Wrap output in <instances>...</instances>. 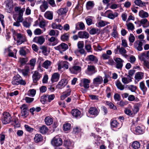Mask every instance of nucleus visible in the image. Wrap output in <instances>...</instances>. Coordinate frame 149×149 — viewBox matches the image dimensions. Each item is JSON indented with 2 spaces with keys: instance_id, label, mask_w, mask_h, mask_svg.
<instances>
[{
  "instance_id": "obj_1",
  "label": "nucleus",
  "mask_w": 149,
  "mask_h": 149,
  "mask_svg": "<svg viewBox=\"0 0 149 149\" xmlns=\"http://www.w3.org/2000/svg\"><path fill=\"white\" fill-rule=\"evenodd\" d=\"M25 10L24 8H21L19 6H16L15 7L14 10L17 13L13 15V16L14 19L15 20H16L15 22L13 23V26L17 27L21 26L20 23L22 22L24 20L23 15Z\"/></svg>"
},
{
  "instance_id": "obj_2",
  "label": "nucleus",
  "mask_w": 149,
  "mask_h": 149,
  "mask_svg": "<svg viewBox=\"0 0 149 149\" xmlns=\"http://www.w3.org/2000/svg\"><path fill=\"white\" fill-rule=\"evenodd\" d=\"M12 83L14 85H21L23 86L26 84V81L23 79L22 77L19 75L14 76L12 79Z\"/></svg>"
},
{
  "instance_id": "obj_3",
  "label": "nucleus",
  "mask_w": 149,
  "mask_h": 149,
  "mask_svg": "<svg viewBox=\"0 0 149 149\" xmlns=\"http://www.w3.org/2000/svg\"><path fill=\"white\" fill-rule=\"evenodd\" d=\"M11 117L10 114L7 112H4L2 116L1 120L4 124L9 123L11 121Z\"/></svg>"
},
{
  "instance_id": "obj_4",
  "label": "nucleus",
  "mask_w": 149,
  "mask_h": 149,
  "mask_svg": "<svg viewBox=\"0 0 149 149\" xmlns=\"http://www.w3.org/2000/svg\"><path fill=\"white\" fill-rule=\"evenodd\" d=\"M87 67L85 73L88 75L91 76L97 72V70L94 66L88 65Z\"/></svg>"
},
{
  "instance_id": "obj_5",
  "label": "nucleus",
  "mask_w": 149,
  "mask_h": 149,
  "mask_svg": "<svg viewBox=\"0 0 149 149\" xmlns=\"http://www.w3.org/2000/svg\"><path fill=\"white\" fill-rule=\"evenodd\" d=\"M68 45L64 43H62L58 46L54 47L55 49L58 50L60 53L62 54L63 52L68 49Z\"/></svg>"
},
{
  "instance_id": "obj_6",
  "label": "nucleus",
  "mask_w": 149,
  "mask_h": 149,
  "mask_svg": "<svg viewBox=\"0 0 149 149\" xmlns=\"http://www.w3.org/2000/svg\"><path fill=\"white\" fill-rule=\"evenodd\" d=\"M51 143L54 146H60L62 144V140L61 138L56 136L52 139Z\"/></svg>"
},
{
  "instance_id": "obj_7",
  "label": "nucleus",
  "mask_w": 149,
  "mask_h": 149,
  "mask_svg": "<svg viewBox=\"0 0 149 149\" xmlns=\"http://www.w3.org/2000/svg\"><path fill=\"white\" fill-rule=\"evenodd\" d=\"M17 39V45H20L27 41L26 36L20 33L18 34Z\"/></svg>"
},
{
  "instance_id": "obj_8",
  "label": "nucleus",
  "mask_w": 149,
  "mask_h": 149,
  "mask_svg": "<svg viewBox=\"0 0 149 149\" xmlns=\"http://www.w3.org/2000/svg\"><path fill=\"white\" fill-rule=\"evenodd\" d=\"M110 125L112 129H120L121 125L119 123L115 118L111 119L110 121Z\"/></svg>"
},
{
  "instance_id": "obj_9",
  "label": "nucleus",
  "mask_w": 149,
  "mask_h": 149,
  "mask_svg": "<svg viewBox=\"0 0 149 149\" xmlns=\"http://www.w3.org/2000/svg\"><path fill=\"white\" fill-rule=\"evenodd\" d=\"M45 39L43 36L35 37L33 40V42L40 45H42L45 42Z\"/></svg>"
},
{
  "instance_id": "obj_10",
  "label": "nucleus",
  "mask_w": 149,
  "mask_h": 149,
  "mask_svg": "<svg viewBox=\"0 0 149 149\" xmlns=\"http://www.w3.org/2000/svg\"><path fill=\"white\" fill-rule=\"evenodd\" d=\"M142 41L144 42L145 41L143 40H141L135 41L134 43V48L139 51H141L143 49L142 47L143 45Z\"/></svg>"
},
{
  "instance_id": "obj_11",
  "label": "nucleus",
  "mask_w": 149,
  "mask_h": 149,
  "mask_svg": "<svg viewBox=\"0 0 149 149\" xmlns=\"http://www.w3.org/2000/svg\"><path fill=\"white\" fill-rule=\"evenodd\" d=\"M41 77V74L38 71H35L32 76L33 83L35 84L37 83L38 81L39 80Z\"/></svg>"
},
{
  "instance_id": "obj_12",
  "label": "nucleus",
  "mask_w": 149,
  "mask_h": 149,
  "mask_svg": "<svg viewBox=\"0 0 149 149\" xmlns=\"http://www.w3.org/2000/svg\"><path fill=\"white\" fill-rule=\"evenodd\" d=\"M20 108L21 109L22 116L26 117L28 115V109L26 105L23 104L20 107Z\"/></svg>"
},
{
  "instance_id": "obj_13",
  "label": "nucleus",
  "mask_w": 149,
  "mask_h": 149,
  "mask_svg": "<svg viewBox=\"0 0 149 149\" xmlns=\"http://www.w3.org/2000/svg\"><path fill=\"white\" fill-rule=\"evenodd\" d=\"M116 65V68L118 69L121 70L123 66L124 61L119 58H117L114 59Z\"/></svg>"
},
{
  "instance_id": "obj_14",
  "label": "nucleus",
  "mask_w": 149,
  "mask_h": 149,
  "mask_svg": "<svg viewBox=\"0 0 149 149\" xmlns=\"http://www.w3.org/2000/svg\"><path fill=\"white\" fill-rule=\"evenodd\" d=\"M41 2L42 3V4L40 6V10L42 12H44L48 8V2L45 0H41L38 2V3H40Z\"/></svg>"
},
{
  "instance_id": "obj_15",
  "label": "nucleus",
  "mask_w": 149,
  "mask_h": 149,
  "mask_svg": "<svg viewBox=\"0 0 149 149\" xmlns=\"http://www.w3.org/2000/svg\"><path fill=\"white\" fill-rule=\"evenodd\" d=\"M71 113L74 117L77 119L80 118L82 116L81 111L77 109H72Z\"/></svg>"
},
{
  "instance_id": "obj_16",
  "label": "nucleus",
  "mask_w": 149,
  "mask_h": 149,
  "mask_svg": "<svg viewBox=\"0 0 149 149\" xmlns=\"http://www.w3.org/2000/svg\"><path fill=\"white\" fill-rule=\"evenodd\" d=\"M29 67L27 65L25 66V68L24 69H22L20 68L18 69V72L20 73H22V75L24 77L28 75L29 72Z\"/></svg>"
},
{
  "instance_id": "obj_17",
  "label": "nucleus",
  "mask_w": 149,
  "mask_h": 149,
  "mask_svg": "<svg viewBox=\"0 0 149 149\" xmlns=\"http://www.w3.org/2000/svg\"><path fill=\"white\" fill-rule=\"evenodd\" d=\"M68 82L65 79H61L56 86L57 88L61 89L64 87L67 84Z\"/></svg>"
},
{
  "instance_id": "obj_18",
  "label": "nucleus",
  "mask_w": 149,
  "mask_h": 149,
  "mask_svg": "<svg viewBox=\"0 0 149 149\" xmlns=\"http://www.w3.org/2000/svg\"><path fill=\"white\" fill-rule=\"evenodd\" d=\"M88 112L90 114L96 116L99 113V110L95 107H91L89 109Z\"/></svg>"
},
{
  "instance_id": "obj_19",
  "label": "nucleus",
  "mask_w": 149,
  "mask_h": 149,
  "mask_svg": "<svg viewBox=\"0 0 149 149\" xmlns=\"http://www.w3.org/2000/svg\"><path fill=\"white\" fill-rule=\"evenodd\" d=\"M86 60L90 62H92L94 64L97 63L98 61L97 58L93 55H88L86 58Z\"/></svg>"
},
{
  "instance_id": "obj_20",
  "label": "nucleus",
  "mask_w": 149,
  "mask_h": 149,
  "mask_svg": "<svg viewBox=\"0 0 149 149\" xmlns=\"http://www.w3.org/2000/svg\"><path fill=\"white\" fill-rule=\"evenodd\" d=\"M14 6L12 1H7L6 6V9L8 10L7 12L10 13L13 10Z\"/></svg>"
},
{
  "instance_id": "obj_21",
  "label": "nucleus",
  "mask_w": 149,
  "mask_h": 149,
  "mask_svg": "<svg viewBox=\"0 0 149 149\" xmlns=\"http://www.w3.org/2000/svg\"><path fill=\"white\" fill-rule=\"evenodd\" d=\"M90 82L89 79H83L82 81L80 84L81 87H84L85 88H89V84Z\"/></svg>"
},
{
  "instance_id": "obj_22",
  "label": "nucleus",
  "mask_w": 149,
  "mask_h": 149,
  "mask_svg": "<svg viewBox=\"0 0 149 149\" xmlns=\"http://www.w3.org/2000/svg\"><path fill=\"white\" fill-rule=\"evenodd\" d=\"M69 70L72 73L77 74L81 70V68L78 66H74L72 68H70Z\"/></svg>"
},
{
  "instance_id": "obj_23",
  "label": "nucleus",
  "mask_w": 149,
  "mask_h": 149,
  "mask_svg": "<svg viewBox=\"0 0 149 149\" xmlns=\"http://www.w3.org/2000/svg\"><path fill=\"white\" fill-rule=\"evenodd\" d=\"M60 74L58 72L53 73L51 78V80L52 83L58 81L59 79Z\"/></svg>"
},
{
  "instance_id": "obj_24",
  "label": "nucleus",
  "mask_w": 149,
  "mask_h": 149,
  "mask_svg": "<svg viewBox=\"0 0 149 149\" xmlns=\"http://www.w3.org/2000/svg\"><path fill=\"white\" fill-rule=\"evenodd\" d=\"M68 7H65L60 8L57 11L58 14L60 15H65L68 11Z\"/></svg>"
},
{
  "instance_id": "obj_25",
  "label": "nucleus",
  "mask_w": 149,
  "mask_h": 149,
  "mask_svg": "<svg viewBox=\"0 0 149 149\" xmlns=\"http://www.w3.org/2000/svg\"><path fill=\"white\" fill-rule=\"evenodd\" d=\"M78 35L79 38H81L87 39L89 37V33L85 31L79 32L78 33Z\"/></svg>"
},
{
  "instance_id": "obj_26",
  "label": "nucleus",
  "mask_w": 149,
  "mask_h": 149,
  "mask_svg": "<svg viewBox=\"0 0 149 149\" xmlns=\"http://www.w3.org/2000/svg\"><path fill=\"white\" fill-rule=\"evenodd\" d=\"M103 79L102 77L100 76H98L93 80V84H100L102 83Z\"/></svg>"
},
{
  "instance_id": "obj_27",
  "label": "nucleus",
  "mask_w": 149,
  "mask_h": 149,
  "mask_svg": "<svg viewBox=\"0 0 149 149\" xmlns=\"http://www.w3.org/2000/svg\"><path fill=\"white\" fill-rule=\"evenodd\" d=\"M142 105V104L141 102L138 103L134 105L133 108L132 109L133 113L135 114L136 113L139 111V108Z\"/></svg>"
},
{
  "instance_id": "obj_28",
  "label": "nucleus",
  "mask_w": 149,
  "mask_h": 149,
  "mask_svg": "<svg viewBox=\"0 0 149 149\" xmlns=\"http://www.w3.org/2000/svg\"><path fill=\"white\" fill-rule=\"evenodd\" d=\"M28 60L27 58H20L19 59V62L20 63L19 67L22 68L23 66L26 64Z\"/></svg>"
},
{
  "instance_id": "obj_29",
  "label": "nucleus",
  "mask_w": 149,
  "mask_h": 149,
  "mask_svg": "<svg viewBox=\"0 0 149 149\" xmlns=\"http://www.w3.org/2000/svg\"><path fill=\"white\" fill-rule=\"evenodd\" d=\"M70 89H68L65 92L63 93V94L61 96V100H64L66 97L69 96L71 92Z\"/></svg>"
},
{
  "instance_id": "obj_30",
  "label": "nucleus",
  "mask_w": 149,
  "mask_h": 149,
  "mask_svg": "<svg viewBox=\"0 0 149 149\" xmlns=\"http://www.w3.org/2000/svg\"><path fill=\"white\" fill-rule=\"evenodd\" d=\"M144 132V129L143 127L138 126L135 129V133L136 134H143Z\"/></svg>"
},
{
  "instance_id": "obj_31",
  "label": "nucleus",
  "mask_w": 149,
  "mask_h": 149,
  "mask_svg": "<svg viewBox=\"0 0 149 149\" xmlns=\"http://www.w3.org/2000/svg\"><path fill=\"white\" fill-rule=\"evenodd\" d=\"M139 87L141 89L143 92V94H145L147 91V88L145 86L144 81H142L140 83Z\"/></svg>"
},
{
  "instance_id": "obj_32",
  "label": "nucleus",
  "mask_w": 149,
  "mask_h": 149,
  "mask_svg": "<svg viewBox=\"0 0 149 149\" xmlns=\"http://www.w3.org/2000/svg\"><path fill=\"white\" fill-rule=\"evenodd\" d=\"M144 76V73L141 72H137L135 74V78L138 81L142 79Z\"/></svg>"
},
{
  "instance_id": "obj_33",
  "label": "nucleus",
  "mask_w": 149,
  "mask_h": 149,
  "mask_svg": "<svg viewBox=\"0 0 149 149\" xmlns=\"http://www.w3.org/2000/svg\"><path fill=\"white\" fill-rule=\"evenodd\" d=\"M40 132L42 134H46L48 130V129L47 127L45 125H43L40 127Z\"/></svg>"
},
{
  "instance_id": "obj_34",
  "label": "nucleus",
  "mask_w": 149,
  "mask_h": 149,
  "mask_svg": "<svg viewBox=\"0 0 149 149\" xmlns=\"http://www.w3.org/2000/svg\"><path fill=\"white\" fill-rule=\"evenodd\" d=\"M117 88L120 90H123L125 88V86L118 80H117L116 83Z\"/></svg>"
},
{
  "instance_id": "obj_35",
  "label": "nucleus",
  "mask_w": 149,
  "mask_h": 149,
  "mask_svg": "<svg viewBox=\"0 0 149 149\" xmlns=\"http://www.w3.org/2000/svg\"><path fill=\"white\" fill-rule=\"evenodd\" d=\"M134 3L136 5L142 7L145 6L146 5L148 4V2H143L141 0H135L134 1Z\"/></svg>"
},
{
  "instance_id": "obj_36",
  "label": "nucleus",
  "mask_w": 149,
  "mask_h": 149,
  "mask_svg": "<svg viewBox=\"0 0 149 149\" xmlns=\"http://www.w3.org/2000/svg\"><path fill=\"white\" fill-rule=\"evenodd\" d=\"M52 62L46 60L42 64V67L46 69L48 68L51 65Z\"/></svg>"
},
{
  "instance_id": "obj_37",
  "label": "nucleus",
  "mask_w": 149,
  "mask_h": 149,
  "mask_svg": "<svg viewBox=\"0 0 149 149\" xmlns=\"http://www.w3.org/2000/svg\"><path fill=\"white\" fill-rule=\"evenodd\" d=\"M44 16L46 18L48 19L52 20L53 19V13L50 11H47L44 14Z\"/></svg>"
},
{
  "instance_id": "obj_38",
  "label": "nucleus",
  "mask_w": 149,
  "mask_h": 149,
  "mask_svg": "<svg viewBox=\"0 0 149 149\" xmlns=\"http://www.w3.org/2000/svg\"><path fill=\"white\" fill-rule=\"evenodd\" d=\"M70 36V33H65L61 35V39L63 41L65 42L69 40Z\"/></svg>"
},
{
  "instance_id": "obj_39",
  "label": "nucleus",
  "mask_w": 149,
  "mask_h": 149,
  "mask_svg": "<svg viewBox=\"0 0 149 149\" xmlns=\"http://www.w3.org/2000/svg\"><path fill=\"white\" fill-rule=\"evenodd\" d=\"M34 140L36 143H38L42 140V137L40 134H37L35 135Z\"/></svg>"
},
{
  "instance_id": "obj_40",
  "label": "nucleus",
  "mask_w": 149,
  "mask_h": 149,
  "mask_svg": "<svg viewBox=\"0 0 149 149\" xmlns=\"http://www.w3.org/2000/svg\"><path fill=\"white\" fill-rule=\"evenodd\" d=\"M45 122L47 125H49L53 123V120L51 117L48 116L45 118Z\"/></svg>"
},
{
  "instance_id": "obj_41",
  "label": "nucleus",
  "mask_w": 149,
  "mask_h": 149,
  "mask_svg": "<svg viewBox=\"0 0 149 149\" xmlns=\"http://www.w3.org/2000/svg\"><path fill=\"white\" fill-rule=\"evenodd\" d=\"M100 30L97 28H93L91 29L89 33L91 35L98 34L100 33Z\"/></svg>"
},
{
  "instance_id": "obj_42",
  "label": "nucleus",
  "mask_w": 149,
  "mask_h": 149,
  "mask_svg": "<svg viewBox=\"0 0 149 149\" xmlns=\"http://www.w3.org/2000/svg\"><path fill=\"white\" fill-rule=\"evenodd\" d=\"M119 52L120 54L125 58H127L128 56V55L126 54L127 51L126 49L123 47H120V46Z\"/></svg>"
},
{
  "instance_id": "obj_43",
  "label": "nucleus",
  "mask_w": 149,
  "mask_h": 149,
  "mask_svg": "<svg viewBox=\"0 0 149 149\" xmlns=\"http://www.w3.org/2000/svg\"><path fill=\"white\" fill-rule=\"evenodd\" d=\"M118 15V14L117 12H115L113 13H110L107 15V17L111 19H113L116 17H117Z\"/></svg>"
},
{
  "instance_id": "obj_44",
  "label": "nucleus",
  "mask_w": 149,
  "mask_h": 149,
  "mask_svg": "<svg viewBox=\"0 0 149 149\" xmlns=\"http://www.w3.org/2000/svg\"><path fill=\"white\" fill-rule=\"evenodd\" d=\"M140 23L143 24V27H147L149 26V22L148 21L147 19L146 18L141 19L140 21Z\"/></svg>"
},
{
  "instance_id": "obj_45",
  "label": "nucleus",
  "mask_w": 149,
  "mask_h": 149,
  "mask_svg": "<svg viewBox=\"0 0 149 149\" xmlns=\"http://www.w3.org/2000/svg\"><path fill=\"white\" fill-rule=\"evenodd\" d=\"M71 125L70 124L67 123H65L63 126V130L65 132H68L71 128Z\"/></svg>"
},
{
  "instance_id": "obj_46",
  "label": "nucleus",
  "mask_w": 149,
  "mask_h": 149,
  "mask_svg": "<svg viewBox=\"0 0 149 149\" xmlns=\"http://www.w3.org/2000/svg\"><path fill=\"white\" fill-rule=\"evenodd\" d=\"M95 4L93 1H88L86 4V7L87 9L89 10L93 8Z\"/></svg>"
},
{
  "instance_id": "obj_47",
  "label": "nucleus",
  "mask_w": 149,
  "mask_h": 149,
  "mask_svg": "<svg viewBox=\"0 0 149 149\" xmlns=\"http://www.w3.org/2000/svg\"><path fill=\"white\" fill-rule=\"evenodd\" d=\"M139 15L142 18H146L148 17L149 16L148 13L144 11L143 10H141L139 13Z\"/></svg>"
},
{
  "instance_id": "obj_48",
  "label": "nucleus",
  "mask_w": 149,
  "mask_h": 149,
  "mask_svg": "<svg viewBox=\"0 0 149 149\" xmlns=\"http://www.w3.org/2000/svg\"><path fill=\"white\" fill-rule=\"evenodd\" d=\"M145 53L144 52L140 54L138 56L139 59L141 61H143V62L145 61H146L147 59V57L145 54Z\"/></svg>"
},
{
  "instance_id": "obj_49",
  "label": "nucleus",
  "mask_w": 149,
  "mask_h": 149,
  "mask_svg": "<svg viewBox=\"0 0 149 149\" xmlns=\"http://www.w3.org/2000/svg\"><path fill=\"white\" fill-rule=\"evenodd\" d=\"M132 78L123 77L122 78V81L124 84H127L131 82Z\"/></svg>"
},
{
  "instance_id": "obj_50",
  "label": "nucleus",
  "mask_w": 149,
  "mask_h": 149,
  "mask_svg": "<svg viewBox=\"0 0 149 149\" xmlns=\"http://www.w3.org/2000/svg\"><path fill=\"white\" fill-rule=\"evenodd\" d=\"M59 31L57 30H51L49 33V35L50 36H54L56 35L57 36L59 34Z\"/></svg>"
},
{
  "instance_id": "obj_51",
  "label": "nucleus",
  "mask_w": 149,
  "mask_h": 149,
  "mask_svg": "<svg viewBox=\"0 0 149 149\" xmlns=\"http://www.w3.org/2000/svg\"><path fill=\"white\" fill-rule=\"evenodd\" d=\"M52 27L53 29H58L60 30L62 29L63 27L60 24L57 25L56 23H53L52 25Z\"/></svg>"
},
{
  "instance_id": "obj_52",
  "label": "nucleus",
  "mask_w": 149,
  "mask_h": 149,
  "mask_svg": "<svg viewBox=\"0 0 149 149\" xmlns=\"http://www.w3.org/2000/svg\"><path fill=\"white\" fill-rule=\"evenodd\" d=\"M106 104L111 109H113L114 110H116L117 109V107L116 106H115L111 102L106 101Z\"/></svg>"
},
{
  "instance_id": "obj_53",
  "label": "nucleus",
  "mask_w": 149,
  "mask_h": 149,
  "mask_svg": "<svg viewBox=\"0 0 149 149\" xmlns=\"http://www.w3.org/2000/svg\"><path fill=\"white\" fill-rule=\"evenodd\" d=\"M140 144L139 142L137 141H135L134 142L132 145V147L134 149H137L140 147Z\"/></svg>"
},
{
  "instance_id": "obj_54",
  "label": "nucleus",
  "mask_w": 149,
  "mask_h": 149,
  "mask_svg": "<svg viewBox=\"0 0 149 149\" xmlns=\"http://www.w3.org/2000/svg\"><path fill=\"white\" fill-rule=\"evenodd\" d=\"M126 87L132 92H135L137 88V87L134 85H127Z\"/></svg>"
},
{
  "instance_id": "obj_55",
  "label": "nucleus",
  "mask_w": 149,
  "mask_h": 149,
  "mask_svg": "<svg viewBox=\"0 0 149 149\" xmlns=\"http://www.w3.org/2000/svg\"><path fill=\"white\" fill-rule=\"evenodd\" d=\"M85 28V26L83 22L79 23L78 25L76 24V30H83Z\"/></svg>"
},
{
  "instance_id": "obj_56",
  "label": "nucleus",
  "mask_w": 149,
  "mask_h": 149,
  "mask_svg": "<svg viewBox=\"0 0 149 149\" xmlns=\"http://www.w3.org/2000/svg\"><path fill=\"white\" fill-rule=\"evenodd\" d=\"M57 40L58 39L57 38H55L54 37L52 36L49 39V40L50 42H54L56 41L55 42L53 43L52 44V45L54 46L58 43Z\"/></svg>"
},
{
  "instance_id": "obj_57",
  "label": "nucleus",
  "mask_w": 149,
  "mask_h": 149,
  "mask_svg": "<svg viewBox=\"0 0 149 149\" xmlns=\"http://www.w3.org/2000/svg\"><path fill=\"white\" fill-rule=\"evenodd\" d=\"M36 62V59L35 58H33L30 60V65L31 66V69L32 70L33 69Z\"/></svg>"
},
{
  "instance_id": "obj_58",
  "label": "nucleus",
  "mask_w": 149,
  "mask_h": 149,
  "mask_svg": "<svg viewBox=\"0 0 149 149\" xmlns=\"http://www.w3.org/2000/svg\"><path fill=\"white\" fill-rule=\"evenodd\" d=\"M40 101L43 104H45L46 102H47L48 100L47 95L42 96L41 97Z\"/></svg>"
},
{
  "instance_id": "obj_59",
  "label": "nucleus",
  "mask_w": 149,
  "mask_h": 149,
  "mask_svg": "<svg viewBox=\"0 0 149 149\" xmlns=\"http://www.w3.org/2000/svg\"><path fill=\"white\" fill-rule=\"evenodd\" d=\"M126 26L127 27V29L129 31L131 30L132 31L134 29V26L133 24L131 23H129L128 24H126Z\"/></svg>"
},
{
  "instance_id": "obj_60",
  "label": "nucleus",
  "mask_w": 149,
  "mask_h": 149,
  "mask_svg": "<svg viewBox=\"0 0 149 149\" xmlns=\"http://www.w3.org/2000/svg\"><path fill=\"white\" fill-rule=\"evenodd\" d=\"M81 131V129L80 127H77L73 129V133L75 134H77L80 132Z\"/></svg>"
},
{
  "instance_id": "obj_61",
  "label": "nucleus",
  "mask_w": 149,
  "mask_h": 149,
  "mask_svg": "<svg viewBox=\"0 0 149 149\" xmlns=\"http://www.w3.org/2000/svg\"><path fill=\"white\" fill-rule=\"evenodd\" d=\"M40 49L42 50V53L45 56L47 55V48L45 46H42L40 47Z\"/></svg>"
},
{
  "instance_id": "obj_62",
  "label": "nucleus",
  "mask_w": 149,
  "mask_h": 149,
  "mask_svg": "<svg viewBox=\"0 0 149 149\" xmlns=\"http://www.w3.org/2000/svg\"><path fill=\"white\" fill-rule=\"evenodd\" d=\"M108 23L103 20H100L98 23L99 26L103 27L107 24Z\"/></svg>"
},
{
  "instance_id": "obj_63",
  "label": "nucleus",
  "mask_w": 149,
  "mask_h": 149,
  "mask_svg": "<svg viewBox=\"0 0 149 149\" xmlns=\"http://www.w3.org/2000/svg\"><path fill=\"white\" fill-rule=\"evenodd\" d=\"M47 95L48 101L49 102H51L55 97V95L54 94H51L50 95Z\"/></svg>"
},
{
  "instance_id": "obj_64",
  "label": "nucleus",
  "mask_w": 149,
  "mask_h": 149,
  "mask_svg": "<svg viewBox=\"0 0 149 149\" xmlns=\"http://www.w3.org/2000/svg\"><path fill=\"white\" fill-rule=\"evenodd\" d=\"M61 62L63 68H64L66 69H68V68L69 63L66 61H64Z\"/></svg>"
}]
</instances>
